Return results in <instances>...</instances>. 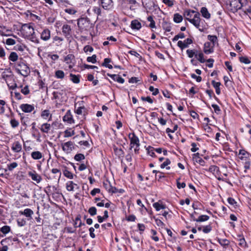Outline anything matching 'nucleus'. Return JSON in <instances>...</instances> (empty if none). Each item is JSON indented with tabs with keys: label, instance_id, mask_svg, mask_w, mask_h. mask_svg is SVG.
I'll return each instance as SVG.
<instances>
[{
	"label": "nucleus",
	"instance_id": "obj_26",
	"mask_svg": "<svg viewBox=\"0 0 251 251\" xmlns=\"http://www.w3.org/2000/svg\"><path fill=\"white\" fill-rule=\"evenodd\" d=\"M41 116L45 120H47L49 117H50L48 120L49 121H50L51 118V114L50 113L49 110H43L41 113Z\"/></svg>",
	"mask_w": 251,
	"mask_h": 251
},
{
	"label": "nucleus",
	"instance_id": "obj_44",
	"mask_svg": "<svg viewBox=\"0 0 251 251\" xmlns=\"http://www.w3.org/2000/svg\"><path fill=\"white\" fill-rule=\"evenodd\" d=\"M0 231L2 233L6 234L10 231V227L8 226H3L0 228Z\"/></svg>",
	"mask_w": 251,
	"mask_h": 251
},
{
	"label": "nucleus",
	"instance_id": "obj_42",
	"mask_svg": "<svg viewBox=\"0 0 251 251\" xmlns=\"http://www.w3.org/2000/svg\"><path fill=\"white\" fill-rule=\"evenodd\" d=\"M207 39L211 42L212 44L215 46V44L217 41V37L215 35H209L207 36Z\"/></svg>",
	"mask_w": 251,
	"mask_h": 251
},
{
	"label": "nucleus",
	"instance_id": "obj_10",
	"mask_svg": "<svg viewBox=\"0 0 251 251\" xmlns=\"http://www.w3.org/2000/svg\"><path fill=\"white\" fill-rule=\"evenodd\" d=\"M193 43V41L191 38H187L183 41H179L177 42V45L182 50L184 49L188 48L189 46Z\"/></svg>",
	"mask_w": 251,
	"mask_h": 251
},
{
	"label": "nucleus",
	"instance_id": "obj_5",
	"mask_svg": "<svg viewBox=\"0 0 251 251\" xmlns=\"http://www.w3.org/2000/svg\"><path fill=\"white\" fill-rule=\"evenodd\" d=\"M243 0H231L227 5V9L232 13H235L243 6Z\"/></svg>",
	"mask_w": 251,
	"mask_h": 251
},
{
	"label": "nucleus",
	"instance_id": "obj_39",
	"mask_svg": "<svg viewBox=\"0 0 251 251\" xmlns=\"http://www.w3.org/2000/svg\"><path fill=\"white\" fill-rule=\"evenodd\" d=\"M147 20L149 22H150V24L149 25V27H150L151 28H154L156 27L155 23L153 20V17L152 16H149L147 18Z\"/></svg>",
	"mask_w": 251,
	"mask_h": 251
},
{
	"label": "nucleus",
	"instance_id": "obj_13",
	"mask_svg": "<svg viewBox=\"0 0 251 251\" xmlns=\"http://www.w3.org/2000/svg\"><path fill=\"white\" fill-rule=\"evenodd\" d=\"M40 38L43 41H48L50 38V31L47 28L44 29L41 33Z\"/></svg>",
	"mask_w": 251,
	"mask_h": 251
},
{
	"label": "nucleus",
	"instance_id": "obj_50",
	"mask_svg": "<svg viewBox=\"0 0 251 251\" xmlns=\"http://www.w3.org/2000/svg\"><path fill=\"white\" fill-rule=\"evenodd\" d=\"M97 56L95 54L93 55L92 56H89L87 58V61L89 62L95 63L97 62Z\"/></svg>",
	"mask_w": 251,
	"mask_h": 251
},
{
	"label": "nucleus",
	"instance_id": "obj_34",
	"mask_svg": "<svg viewBox=\"0 0 251 251\" xmlns=\"http://www.w3.org/2000/svg\"><path fill=\"white\" fill-rule=\"evenodd\" d=\"M55 77L58 79H63L65 76V74L62 70H57L55 72Z\"/></svg>",
	"mask_w": 251,
	"mask_h": 251
},
{
	"label": "nucleus",
	"instance_id": "obj_25",
	"mask_svg": "<svg viewBox=\"0 0 251 251\" xmlns=\"http://www.w3.org/2000/svg\"><path fill=\"white\" fill-rule=\"evenodd\" d=\"M195 57L201 63H204L205 62V60L204 58V54L201 51H199L197 50Z\"/></svg>",
	"mask_w": 251,
	"mask_h": 251
},
{
	"label": "nucleus",
	"instance_id": "obj_52",
	"mask_svg": "<svg viewBox=\"0 0 251 251\" xmlns=\"http://www.w3.org/2000/svg\"><path fill=\"white\" fill-rule=\"evenodd\" d=\"M155 222L156 225L158 226H159L162 228H163L165 227V225L164 223L161 221V220L158 219H155Z\"/></svg>",
	"mask_w": 251,
	"mask_h": 251
},
{
	"label": "nucleus",
	"instance_id": "obj_51",
	"mask_svg": "<svg viewBox=\"0 0 251 251\" xmlns=\"http://www.w3.org/2000/svg\"><path fill=\"white\" fill-rule=\"evenodd\" d=\"M151 232L152 234L151 238L155 242L158 241L159 238L156 236V231L153 229H151Z\"/></svg>",
	"mask_w": 251,
	"mask_h": 251
},
{
	"label": "nucleus",
	"instance_id": "obj_21",
	"mask_svg": "<svg viewBox=\"0 0 251 251\" xmlns=\"http://www.w3.org/2000/svg\"><path fill=\"white\" fill-rule=\"evenodd\" d=\"M141 24L137 20H133L131 23V27L132 29L139 30L141 28Z\"/></svg>",
	"mask_w": 251,
	"mask_h": 251
},
{
	"label": "nucleus",
	"instance_id": "obj_23",
	"mask_svg": "<svg viewBox=\"0 0 251 251\" xmlns=\"http://www.w3.org/2000/svg\"><path fill=\"white\" fill-rule=\"evenodd\" d=\"M200 11L202 16L204 18L207 19H209L210 18L211 15L208 12L207 9L205 7H201Z\"/></svg>",
	"mask_w": 251,
	"mask_h": 251
},
{
	"label": "nucleus",
	"instance_id": "obj_7",
	"mask_svg": "<svg viewBox=\"0 0 251 251\" xmlns=\"http://www.w3.org/2000/svg\"><path fill=\"white\" fill-rule=\"evenodd\" d=\"M89 25V21L86 18H81L77 20V25L80 29H86Z\"/></svg>",
	"mask_w": 251,
	"mask_h": 251
},
{
	"label": "nucleus",
	"instance_id": "obj_14",
	"mask_svg": "<svg viewBox=\"0 0 251 251\" xmlns=\"http://www.w3.org/2000/svg\"><path fill=\"white\" fill-rule=\"evenodd\" d=\"M19 213L21 215H23L27 218L28 220L32 219V215L34 214L33 211L30 208H26L24 211H20Z\"/></svg>",
	"mask_w": 251,
	"mask_h": 251
},
{
	"label": "nucleus",
	"instance_id": "obj_45",
	"mask_svg": "<svg viewBox=\"0 0 251 251\" xmlns=\"http://www.w3.org/2000/svg\"><path fill=\"white\" fill-rule=\"evenodd\" d=\"M74 159L77 161H80L85 159V156L82 153H78L75 155Z\"/></svg>",
	"mask_w": 251,
	"mask_h": 251
},
{
	"label": "nucleus",
	"instance_id": "obj_1",
	"mask_svg": "<svg viewBox=\"0 0 251 251\" xmlns=\"http://www.w3.org/2000/svg\"><path fill=\"white\" fill-rule=\"evenodd\" d=\"M21 33L24 38L36 44L39 43V39L35 34L32 24H24L22 26Z\"/></svg>",
	"mask_w": 251,
	"mask_h": 251
},
{
	"label": "nucleus",
	"instance_id": "obj_20",
	"mask_svg": "<svg viewBox=\"0 0 251 251\" xmlns=\"http://www.w3.org/2000/svg\"><path fill=\"white\" fill-rule=\"evenodd\" d=\"M31 157L34 160H39L43 157V155L40 151H36L31 153Z\"/></svg>",
	"mask_w": 251,
	"mask_h": 251
},
{
	"label": "nucleus",
	"instance_id": "obj_24",
	"mask_svg": "<svg viewBox=\"0 0 251 251\" xmlns=\"http://www.w3.org/2000/svg\"><path fill=\"white\" fill-rule=\"evenodd\" d=\"M50 125L48 123H44L42 124L40 128L41 131L44 133H48L50 129Z\"/></svg>",
	"mask_w": 251,
	"mask_h": 251
},
{
	"label": "nucleus",
	"instance_id": "obj_55",
	"mask_svg": "<svg viewBox=\"0 0 251 251\" xmlns=\"http://www.w3.org/2000/svg\"><path fill=\"white\" fill-rule=\"evenodd\" d=\"M163 2L169 7H172L174 5V0H163Z\"/></svg>",
	"mask_w": 251,
	"mask_h": 251
},
{
	"label": "nucleus",
	"instance_id": "obj_56",
	"mask_svg": "<svg viewBox=\"0 0 251 251\" xmlns=\"http://www.w3.org/2000/svg\"><path fill=\"white\" fill-rule=\"evenodd\" d=\"M88 212L91 216H94L97 214V209L95 207H91L88 210Z\"/></svg>",
	"mask_w": 251,
	"mask_h": 251
},
{
	"label": "nucleus",
	"instance_id": "obj_6",
	"mask_svg": "<svg viewBox=\"0 0 251 251\" xmlns=\"http://www.w3.org/2000/svg\"><path fill=\"white\" fill-rule=\"evenodd\" d=\"M62 32L65 37H71L72 34V29L71 26L68 24H64L62 27Z\"/></svg>",
	"mask_w": 251,
	"mask_h": 251
},
{
	"label": "nucleus",
	"instance_id": "obj_58",
	"mask_svg": "<svg viewBox=\"0 0 251 251\" xmlns=\"http://www.w3.org/2000/svg\"><path fill=\"white\" fill-rule=\"evenodd\" d=\"M149 90L152 92V95L154 96H156L159 93L158 89L157 88H154L153 86H151L149 87Z\"/></svg>",
	"mask_w": 251,
	"mask_h": 251
},
{
	"label": "nucleus",
	"instance_id": "obj_48",
	"mask_svg": "<svg viewBox=\"0 0 251 251\" xmlns=\"http://www.w3.org/2000/svg\"><path fill=\"white\" fill-rule=\"evenodd\" d=\"M5 43L8 46H12L16 44V41L12 38H8L6 40Z\"/></svg>",
	"mask_w": 251,
	"mask_h": 251
},
{
	"label": "nucleus",
	"instance_id": "obj_4",
	"mask_svg": "<svg viewBox=\"0 0 251 251\" xmlns=\"http://www.w3.org/2000/svg\"><path fill=\"white\" fill-rule=\"evenodd\" d=\"M128 138L130 140V149L134 148L135 153H138L140 145L138 137L134 133H131L128 134Z\"/></svg>",
	"mask_w": 251,
	"mask_h": 251
},
{
	"label": "nucleus",
	"instance_id": "obj_11",
	"mask_svg": "<svg viewBox=\"0 0 251 251\" xmlns=\"http://www.w3.org/2000/svg\"><path fill=\"white\" fill-rule=\"evenodd\" d=\"M214 46L211 42H207L204 44L203 51L205 54H209L214 51Z\"/></svg>",
	"mask_w": 251,
	"mask_h": 251
},
{
	"label": "nucleus",
	"instance_id": "obj_62",
	"mask_svg": "<svg viewBox=\"0 0 251 251\" xmlns=\"http://www.w3.org/2000/svg\"><path fill=\"white\" fill-rule=\"evenodd\" d=\"M84 110V107H79L75 110V113L78 115H81Z\"/></svg>",
	"mask_w": 251,
	"mask_h": 251
},
{
	"label": "nucleus",
	"instance_id": "obj_27",
	"mask_svg": "<svg viewBox=\"0 0 251 251\" xmlns=\"http://www.w3.org/2000/svg\"><path fill=\"white\" fill-rule=\"evenodd\" d=\"M63 174L65 177L70 179H73L75 176H76L75 175L73 174L67 169H65L63 171Z\"/></svg>",
	"mask_w": 251,
	"mask_h": 251
},
{
	"label": "nucleus",
	"instance_id": "obj_49",
	"mask_svg": "<svg viewBox=\"0 0 251 251\" xmlns=\"http://www.w3.org/2000/svg\"><path fill=\"white\" fill-rule=\"evenodd\" d=\"M240 61L241 62L245 64H249L251 63L248 57L245 56H242L240 57Z\"/></svg>",
	"mask_w": 251,
	"mask_h": 251
},
{
	"label": "nucleus",
	"instance_id": "obj_16",
	"mask_svg": "<svg viewBox=\"0 0 251 251\" xmlns=\"http://www.w3.org/2000/svg\"><path fill=\"white\" fill-rule=\"evenodd\" d=\"M239 157L242 160L247 161L250 160L251 156L249 153L245 150H241L239 151Z\"/></svg>",
	"mask_w": 251,
	"mask_h": 251
},
{
	"label": "nucleus",
	"instance_id": "obj_59",
	"mask_svg": "<svg viewBox=\"0 0 251 251\" xmlns=\"http://www.w3.org/2000/svg\"><path fill=\"white\" fill-rule=\"evenodd\" d=\"M17 166L18 164L16 162H13L8 165V169L9 171H12Z\"/></svg>",
	"mask_w": 251,
	"mask_h": 251
},
{
	"label": "nucleus",
	"instance_id": "obj_47",
	"mask_svg": "<svg viewBox=\"0 0 251 251\" xmlns=\"http://www.w3.org/2000/svg\"><path fill=\"white\" fill-rule=\"evenodd\" d=\"M218 242L223 246H226L229 245V242L226 239H221L218 240Z\"/></svg>",
	"mask_w": 251,
	"mask_h": 251
},
{
	"label": "nucleus",
	"instance_id": "obj_32",
	"mask_svg": "<svg viewBox=\"0 0 251 251\" xmlns=\"http://www.w3.org/2000/svg\"><path fill=\"white\" fill-rule=\"evenodd\" d=\"M114 153L119 157H123L124 152L121 148H118L116 147L114 148Z\"/></svg>",
	"mask_w": 251,
	"mask_h": 251
},
{
	"label": "nucleus",
	"instance_id": "obj_22",
	"mask_svg": "<svg viewBox=\"0 0 251 251\" xmlns=\"http://www.w3.org/2000/svg\"><path fill=\"white\" fill-rule=\"evenodd\" d=\"M110 77L115 81H117L120 83L123 84L125 82V80L123 78L118 75H109Z\"/></svg>",
	"mask_w": 251,
	"mask_h": 251
},
{
	"label": "nucleus",
	"instance_id": "obj_57",
	"mask_svg": "<svg viewBox=\"0 0 251 251\" xmlns=\"http://www.w3.org/2000/svg\"><path fill=\"white\" fill-rule=\"evenodd\" d=\"M21 92L25 95H26L29 93V90L28 86H25L22 88Z\"/></svg>",
	"mask_w": 251,
	"mask_h": 251
},
{
	"label": "nucleus",
	"instance_id": "obj_9",
	"mask_svg": "<svg viewBox=\"0 0 251 251\" xmlns=\"http://www.w3.org/2000/svg\"><path fill=\"white\" fill-rule=\"evenodd\" d=\"M62 146L63 151L67 153H70L74 149V143L71 141H68L64 143Z\"/></svg>",
	"mask_w": 251,
	"mask_h": 251
},
{
	"label": "nucleus",
	"instance_id": "obj_35",
	"mask_svg": "<svg viewBox=\"0 0 251 251\" xmlns=\"http://www.w3.org/2000/svg\"><path fill=\"white\" fill-rule=\"evenodd\" d=\"M70 79L75 83H78L80 81L79 76L70 74Z\"/></svg>",
	"mask_w": 251,
	"mask_h": 251
},
{
	"label": "nucleus",
	"instance_id": "obj_43",
	"mask_svg": "<svg viewBox=\"0 0 251 251\" xmlns=\"http://www.w3.org/2000/svg\"><path fill=\"white\" fill-rule=\"evenodd\" d=\"M17 221L18 226L20 227L25 226L26 224V220L23 218H19Z\"/></svg>",
	"mask_w": 251,
	"mask_h": 251
},
{
	"label": "nucleus",
	"instance_id": "obj_3",
	"mask_svg": "<svg viewBox=\"0 0 251 251\" xmlns=\"http://www.w3.org/2000/svg\"><path fill=\"white\" fill-rule=\"evenodd\" d=\"M17 72L24 76H27L30 73V70L27 65L20 60L14 65Z\"/></svg>",
	"mask_w": 251,
	"mask_h": 251
},
{
	"label": "nucleus",
	"instance_id": "obj_46",
	"mask_svg": "<svg viewBox=\"0 0 251 251\" xmlns=\"http://www.w3.org/2000/svg\"><path fill=\"white\" fill-rule=\"evenodd\" d=\"M148 154L152 157L155 156L154 150L155 149L151 147H149L147 149Z\"/></svg>",
	"mask_w": 251,
	"mask_h": 251
},
{
	"label": "nucleus",
	"instance_id": "obj_53",
	"mask_svg": "<svg viewBox=\"0 0 251 251\" xmlns=\"http://www.w3.org/2000/svg\"><path fill=\"white\" fill-rule=\"evenodd\" d=\"M10 124L13 128H15L19 126V123L16 119H12L10 120Z\"/></svg>",
	"mask_w": 251,
	"mask_h": 251
},
{
	"label": "nucleus",
	"instance_id": "obj_36",
	"mask_svg": "<svg viewBox=\"0 0 251 251\" xmlns=\"http://www.w3.org/2000/svg\"><path fill=\"white\" fill-rule=\"evenodd\" d=\"M153 207L156 209V211H158L161 209L165 208V206L159 203V202H155L153 204Z\"/></svg>",
	"mask_w": 251,
	"mask_h": 251
},
{
	"label": "nucleus",
	"instance_id": "obj_15",
	"mask_svg": "<svg viewBox=\"0 0 251 251\" xmlns=\"http://www.w3.org/2000/svg\"><path fill=\"white\" fill-rule=\"evenodd\" d=\"M20 107L23 112L25 113L31 112L34 109L33 105L29 104H22L20 106Z\"/></svg>",
	"mask_w": 251,
	"mask_h": 251
},
{
	"label": "nucleus",
	"instance_id": "obj_37",
	"mask_svg": "<svg viewBox=\"0 0 251 251\" xmlns=\"http://www.w3.org/2000/svg\"><path fill=\"white\" fill-rule=\"evenodd\" d=\"M171 163V161L168 159L167 158L165 159V161L161 164L160 167L162 169H163L164 168H166L167 170L170 169V167L168 166Z\"/></svg>",
	"mask_w": 251,
	"mask_h": 251
},
{
	"label": "nucleus",
	"instance_id": "obj_40",
	"mask_svg": "<svg viewBox=\"0 0 251 251\" xmlns=\"http://www.w3.org/2000/svg\"><path fill=\"white\" fill-rule=\"evenodd\" d=\"M196 52H197L196 50H186V53H187L188 56L190 58H192L194 56H195Z\"/></svg>",
	"mask_w": 251,
	"mask_h": 251
},
{
	"label": "nucleus",
	"instance_id": "obj_2",
	"mask_svg": "<svg viewBox=\"0 0 251 251\" xmlns=\"http://www.w3.org/2000/svg\"><path fill=\"white\" fill-rule=\"evenodd\" d=\"M185 20L192 24L201 32L204 31L206 28L205 25L204 20L201 19L200 14L198 12H196L193 18L187 17L185 18Z\"/></svg>",
	"mask_w": 251,
	"mask_h": 251
},
{
	"label": "nucleus",
	"instance_id": "obj_28",
	"mask_svg": "<svg viewBox=\"0 0 251 251\" xmlns=\"http://www.w3.org/2000/svg\"><path fill=\"white\" fill-rule=\"evenodd\" d=\"M212 84L213 87L215 88L216 90V93L217 95H219L221 93L220 86L221 85V83L219 82H216L214 80L212 81Z\"/></svg>",
	"mask_w": 251,
	"mask_h": 251
},
{
	"label": "nucleus",
	"instance_id": "obj_41",
	"mask_svg": "<svg viewBox=\"0 0 251 251\" xmlns=\"http://www.w3.org/2000/svg\"><path fill=\"white\" fill-rule=\"evenodd\" d=\"M111 62V60L109 58H105L104 60V62L102 64L103 66H105L109 69H112V66L109 63Z\"/></svg>",
	"mask_w": 251,
	"mask_h": 251
},
{
	"label": "nucleus",
	"instance_id": "obj_19",
	"mask_svg": "<svg viewBox=\"0 0 251 251\" xmlns=\"http://www.w3.org/2000/svg\"><path fill=\"white\" fill-rule=\"evenodd\" d=\"M102 7L105 9L111 8L112 1L111 0H100Z\"/></svg>",
	"mask_w": 251,
	"mask_h": 251
},
{
	"label": "nucleus",
	"instance_id": "obj_18",
	"mask_svg": "<svg viewBox=\"0 0 251 251\" xmlns=\"http://www.w3.org/2000/svg\"><path fill=\"white\" fill-rule=\"evenodd\" d=\"M103 186L106 190L109 192L111 193H116V189L115 187H112L110 183V182L108 180H106L103 182Z\"/></svg>",
	"mask_w": 251,
	"mask_h": 251
},
{
	"label": "nucleus",
	"instance_id": "obj_60",
	"mask_svg": "<svg viewBox=\"0 0 251 251\" xmlns=\"http://www.w3.org/2000/svg\"><path fill=\"white\" fill-rule=\"evenodd\" d=\"M212 107L213 108L214 111L217 114H219L220 113L221 110L219 106L215 104H212Z\"/></svg>",
	"mask_w": 251,
	"mask_h": 251
},
{
	"label": "nucleus",
	"instance_id": "obj_29",
	"mask_svg": "<svg viewBox=\"0 0 251 251\" xmlns=\"http://www.w3.org/2000/svg\"><path fill=\"white\" fill-rule=\"evenodd\" d=\"M64 11L71 15H74L77 12L76 9L74 7H67L64 9Z\"/></svg>",
	"mask_w": 251,
	"mask_h": 251
},
{
	"label": "nucleus",
	"instance_id": "obj_33",
	"mask_svg": "<svg viewBox=\"0 0 251 251\" xmlns=\"http://www.w3.org/2000/svg\"><path fill=\"white\" fill-rule=\"evenodd\" d=\"M174 21L176 23H180L182 21L183 17L179 13H175L174 15Z\"/></svg>",
	"mask_w": 251,
	"mask_h": 251
},
{
	"label": "nucleus",
	"instance_id": "obj_12",
	"mask_svg": "<svg viewBox=\"0 0 251 251\" xmlns=\"http://www.w3.org/2000/svg\"><path fill=\"white\" fill-rule=\"evenodd\" d=\"M28 175L37 183H39L42 180L41 176L38 174L35 171L29 172Z\"/></svg>",
	"mask_w": 251,
	"mask_h": 251
},
{
	"label": "nucleus",
	"instance_id": "obj_64",
	"mask_svg": "<svg viewBox=\"0 0 251 251\" xmlns=\"http://www.w3.org/2000/svg\"><path fill=\"white\" fill-rule=\"evenodd\" d=\"M84 50L85 52L88 51L91 52L93 51V48L90 46H86L84 48Z\"/></svg>",
	"mask_w": 251,
	"mask_h": 251
},
{
	"label": "nucleus",
	"instance_id": "obj_61",
	"mask_svg": "<svg viewBox=\"0 0 251 251\" xmlns=\"http://www.w3.org/2000/svg\"><path fill=\"white\" fill-rule=\"evenodd\" d=\"M180 179V178L178 179L176 181V184H177V187L178 189H180V188H183L185 187L186 186V184L184 182H180L178 181V180Z\"/></svg>",
	"mask_w": 251,
	"mask_h": 251
},
{
	"label": "nucleus",
	"instance_id": "obj_30",
	"mask_svg": "<svg viewBox=\"0 0 251 251\" xmlns=\"http://www.w3.org/2000/svg\"><path fill=\"white\" fill-rule=\"evenodd\" d=\"M209 219V217L206 215H202L199 217L198 219L194 218V221L197 222H201L207 221Z\"/></svg>",
	"mask_w": 251,
	"mask_h": 251
},
{
	"label": "nucleus",
	"instance_id": "obj_31",
	"mask_svg": "<svg viewBox=\"0 0 251 251\" xmlns=\"http://www.w3.org/2000/svg\"><path fill=\"white\" fill-rule=\"evenodd\" d=\"M8 59L10 61L15 62L18 59V55L15 52H11L9 56Z\"/></svg>",
	"mask_w": 251,
	"mask_h": 251
},
{
	"label": "nucleus",
	"instance_id": "obj_54",
	"mask_svg": "<svg viewBox=\"0 0 251 251\" xmlns=\"http://www.w3.org/2000/svg\"><path fill=\"white\" fill-rule=\"evenodd\" d=\"M212 230L211 226L209 225L203 227L202 231L204 233H208L210 232Z\"/></svg>",
	"mask_w": 251,
	"mask_h": 251
},
{
	"label": "nucleus",
	"instance_id": "obj_17",
	"mask_svg": "<svg viewBox=\"0 0 251 251\" xmlns=\"http://www.w3.org/2000/svg\"><path fill=\"white\" fill-rule=\"evenodd\" d=\"M11 149L15 152H19L22 149V145L20 142L15 141L12 144Z\"/></svg>",
	"mask_w": 251,
	"mask_h": 251
},
{
	"label": "nucleus",
	"instance_id": "obj_63",
	"mask_svg": "<svg viewBox=\"0 0 251 251\" xmlns=\"http://www.w3.org/2000/svg\"><path fill=\"white\" fill-rule=\"evenodd\" d=\"M126 219L129 222H134L136 220V217L134 215H130L126 217Z\"/></svg>",
	"mask_w": 251,
	"mask_h": 251
},
{
	"label": "nucleus",
	"instance_id": "obj_8",
	"mask_svg": "<svg viewBox=\"0 0 251 251\" xmlns=\"http://www.w3.org/2000/svg\"><path fill=\"white\" fill-rule=\"evenodd\" d=\"M66 188L68 191L73 192L79 189V186L73 181H68L66 183Z\"/></svg>",
	"mask_w": 251,
	"mask_h": 251
},
{
	"label": "nucleus",
	"instance_id": "obj_38",
	"mask_svg": "<svg viewBox=\"0 0 251 251\" xmlns=\"http://www.w3.org/2000/svg\"><path fill=\"white\" fill-rule=\"evenodd\" d=\"M74 59V55L69 54L67 55L64 58V61L67 64H70L72 63V60Z\"/></svg>",
	"mask_w": 251,
	"mask_h": 251
}]
</instances>
